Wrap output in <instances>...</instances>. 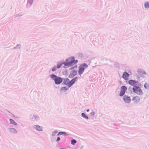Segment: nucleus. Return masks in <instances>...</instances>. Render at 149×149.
<instances>
[{
  "label": "nucleus",
  "mask_w": 149,
  "mask_h": 149,
  "mask_svg": "<svg viewBox=\"0 0 149 149\" xmlns=\"http://www.w3.org/2000/svg\"><path fill=\"white\" fill-rule=\"evenodd\" d=\"M77 79V77H76L70 81L69 79H65L63 83L64 84L67 85L69 87H70L75 82Z\"/></svg>",
  "instance_id": "f257e3e1"
},
{
  "label": "nucleus",
  "mask_w": 149,
  "mask_h": 149,
  "mask_svg": "<svg viewBox=\"0 0 149 149\" xmlns=\"http://www.w3.org/2000/svg\"><path fill=\"white\" fill-rule=\"evenodd\" d=\"M51 77L54 80L55 83L56 84H60L62 82V79L60 77H58L54 74H51L50 75Z\"/></svg>",
  "instance_id": "f03ea898"
},
{
  "label": "nucleus",
  "mask_w": 149,
  "mask_h": 149,
  "mask_svg": "<svg viewBox=\"0 0 149 149\" xmlns=\"http://www.w3.org/2000/svg\"><path fill=\"white\" fill-rule=\"evenodd\" d=\"M74 57H71L66 60L65 62L63 63L65 66H71L73 64Z\"/></svg>",
  "instance_id": "7ed1b4c3"
},
{
  "label": "nucleus",
  "mask_w": 149,
  "mask_h": 149,
  "mask_svg": "<svg viewBox=\"0 0 149 149\" xmlns=\"http://www.w3.org/2000/svg\"><path fill=\"white\" fill-rule=\"evenodd\" d=\"M74 57H71L66 60L65 62L63 63L65 66H71L73 64Z\"/></svg>",
  "instance_id": "20e7f679"
},
{
  "label": "nucleus",
  "mask_w": 149,
  "mask_h": 149,
  "mask_svg": "<svg viewBox=\"0 0 149 149\" xmlns=\"http://www.w3.org/2000/svg\"><path fill=\"white\" fill-rule=\"evenodd\" d=\"M87 66V65L85 63L80 65L79 67V70L78 72L79 74L80 75L82 74L84 71L85 68H86Z\"/></svg>",
  "instance_id": "39448f33"
},
{
  "label": "nucleus",
  "mask_w": 149,
  "mask_h": 149,
  "mask_svg": "<svg viewBox=\"0 0 149 149\" xmlns=\"http://www.w3.org/2000/svg\"><path fill=\"white\" fill-rule=\"evenodd\" d=\"M133 91L138 95H141L143 92L141 89L139 87L134 86L133 88Z\"/></svg>",
  "instance_id": "423d86ee"
},
{
  "label": "nucleus",
  "mask_w": 149,
  "mask_h": 149,
  "mask_svg": "<svg viewBox=\"0 0 149 149\" xmlns=\"http://www.w3.org/2000/svg\"><path fill=\"white\" fill-rule=\"evenodd\" d=\"M127 90V88L125 86H123L121 88V91L119 94L120 96H123L125 93V91Z\"/></svg>",
  "instance_id": "0eeeda50"
},
{
  "label": "nucleus",
  "mask_w": 149,
  "mask_h": 149,
  "mask_svg": "<svg viewBox=\"0 0 149 149\" xmlns=\"http://www.w3.org/2000/svg\"><path fill=\"white\" fill-rule=\"evenodd\" d=\"M123 100L125 103H129L131 101L130 97L126 95L124 96Z\"/></svg>",
  "instance_id": "6e6552de"
},
{
  "label": "nucleus",
  "mask_w": 149,
  "mask_h": 149,
  "mask_svg": "<svg viewBox=\"0 0 149 149\" xmlns=\"http://www.w3.org/2000/svg\"><path fill=\"white\" fill-rule=\"evenodd\" d=\"M140 98L138 96H135L132 99V101L134 103H137L139 102L140 101Z\"/></svg>",
  "instance_id": "1a4fd4ad"
},
{
  "label": "nucleus",
  "mask_w": 149,
  "mask_h": 149,
  "mask_svg": "<svg viewBox=\"0 0 149 149\" xmlns=\"http://www.w3.org/2000/svg\"><path fill=\"white\" fill-rule=\"evenodd\" d=\"M129 74L126 72H124L123 75V78L125 80H127L128 79Z\"/></svg>",
  "instance_id": "9d476101"
},
{
  "label": "nucleus",
  "mask_w": 149,
  "mask_h": 149,
  "mask_svg": "<svg viewBox=\"0 0 149 149\" xmlns=\"http://www.w3.org/2000/svg\"><path fill=\"white\" fill-rule=\"evenodd\" d=\"M136 82L134 80H130L129 81V83L132 86H134L136 84Z\"/></svg>",
  "instance_id": "9b49d317"
},
{
  "label": "nucleus",
  "mask_w": 149,
  "mask_h": 149,
  "mask_svg": "<svg viewBox=\"0 0 149 149\" xmlns=\"http://www.w3.org/2000/svg\"><path fill=\"white\" fill-rule=\"evenodd\" d=\"M34 128L37 130L39 131H41L42 130V127L38 125L35 126Z\"/></svg>",
  "instance_id": "f8f14e48"
},
{
  "label": "nucleus",
  "mask_w": 149,
  "mask_h": 149,
  "mask_svg": "<svg viewBox=\"0 0 149 149\" xmlns=\"http://www.w3.org/2000/svg\"><path fill=\"white\" fill-rule=\"evenodd\" d=\"M9 131L10 132L13 133H16L17 132L16 130L13 128H11L9 129Z\"/></svg>",
  "instance_id": "ddd939ff"
},
{
  "label": "nucleus",
  "mask_w": 149,
  "mask_h": 149,
  "mask_svg": "<svg viewBox=\"0 0 149 149\" xmlns=\"http://www.w3.org/2000/svg\"><path fill=\"white\" fill-rule=\"evenodd\" d=\"M10 121L11 124H13L15 125H16L17 124L16 122L13 119H9Z\"/></svg>",
  "instance_id": "4468645a"
},
{
  "label": "nucleus",
  "mask_w": 149,
  "mask_h": 149,
  "mask_svg": "<svg viewBox=\"0 0 149 149\" xmlns=\"http://www.w3.org/2000/svg\"><path fill=\"white\" fill-rule=\"evenodd\" d=\"M77 73V72L75 70H73L72 72V73L70 74V75L71 76L73 77Z\"/></svg>",
  "instance_id": "2eb2a0df"
},
{
  "label": "nucleus",
  "mask_w": 149,
  "mask_h": 149,
  "mask_svg": "<svg viewBox=\"0 0 149 149\" xmlns=\"http://www.w3.org/2000/svg\"><path fill=\"white\" fill-rule=\"evenodd\" d=\"M68 90V88L66 87H62L60 89V91H66Z\"/></svg>",
  "instance_id": "dca6fc26"
},
{
  "label": "nucleus",
  "mask_w": 149,
  "mask_h": 149,
  "mask_svg": "<svg viewBox=\"0 0 149 149\" xmlns=\"http://www.w3.org/2000/svg\"><path fill=\"white\" fill-rule=\"evenodd\" d=\"M81 115H82V116L85 119H88V117L87 116H86L84 113H81Z\"/></svg>",
  "instance_id": "f3484780"
},
{
  "label": "nucleus",
  "mask_w": 149,
  "mask_h": 149,
  "mask_svg": "<svg viewBox=\"0 0 149 149\" xmlns=\"http://www.w3.org/2000/svg\"><path fill=\"white\" fill-rule=\"evenodd\" d=\"M63 63H58L57 65V68H60L61 67V66L63 65Z\"/></svg>",
  "instance_id": "a211bd4d"
},
{
  "label": "nucleus",
  "mask_w": 149,
  "mask_h": 149,
  "mask_svg": "<svg viewBox=\"0 0 149 149\" xmlns=\"http://www.w3.org/2000/svg\"><path fill=\"white\" fill-rule=\"evenodd\" d=\"M145 6L146 8H148L149 7V3L148 2H147L145 3Z\"/></svg>",
  "instance_id": "6ab92c4d"
},
{
  "label": "nucleus",
  "mask_w": 149,
  "mask_h": 149,
  "mask_svg": "<svg viewBox=\"0 0 149 149\" xmlns=\"http://www.w3.org/2000/svg\"><path fill=\"white\" fill-rule=\"evenodd\" d=\"M38 117L36 115H34L33 116V119L35 120H37L38 119Z\"/></svg>",
  "instance_id": "aec40b11"
},
{
  "label": "nucleus",
  "mask_w": 149,
  "mask_h": 149,
  "mask_svg": "<svg viewBox=\"0 0 149 149\" xmlns=\"http://www.w3.org/2000/svg\"><path fill=\"white\" fill-rule=\"evenodd\" d=\"M76 142V141L74 139H73L71 141V144L72 145H74Z\"/></svg>",
  "instance_id": "412c9836"
},
{
  "label": "nucleus",
  "mask_w": 149,
  "mask_h": 149,
  "mask_svg": "<svg viewBox=\"0 0 149 149\" xmlns=\"http://www.w3.org/2000/svg\"><path fill=\"white\" fill-rule=\"evenodd\" d=\"M144 87L146 88H148L149 87V84L147 83H146L144 84Z\"/></svg>",
  "instance_id": "4be33fe9"
},
{
  "label": "nucleus",
  "mask_w": 149,
  "mask_h": 149,
  "mask_svg": "<svg viewBox=\"0 0 149 149\" xmlns=\"http://www.w3.org/2000/svg\"><path fill=\"white\" fill-rule=\"evenodd\" d=\"M66 133L65 132H59L58 133V135H62V134H65Z\"/></svg>",
  "instance_id": "5701e85b"
},
{
  "label": "nucleus",
  "mask_w": 149,
  "mask_h": 149,
  "mask_svg": "<svg viewBox=\"0 0 149 149\" xmlns=\"http://www.w3.org/2000/svg\"><path fill=\"white\" fill-rule=\"evenodd\" d=\"M56 67H54L52 68V70L53 71H54L56 70Z\"/></svg>",
  "instance_id": "b1692460"
},
{
  "label": "nucleus",
  "mask_w": 149,
  "mask_h": 149,
  "mask_svg": "<svg viewBox=\"0 0 149 149\" xmlns=\"http://www.w3.org/2000/svg\"><path fill=\"white\" fill-rule=\"evenodd\" d=\"M77 60H74V61H73V64L76 63L77 62Z\"/></svg>",
  "instance_id": "393cba45"
},
{
  "label": "nucleus",
  "mask_w": 149,
  "mask_h": 149,
  "mask_svg": "<svg viewBox=\"0 0 149 149\" xmlns=\"http://www.w3.org/2000/svg\"><path fill=\"white\" fill-rule=\"evenodd\" d=\"M142 74H146V73L145 72H143V73H142V72H140L139 73V74L140 75H142Z\"/></svg>",
  "instance_id": "a878e982"
},
{
  "label": "nucleus",
  "mask_w": 149,
  "mask_h": 149,
  "mask_svg": "<svg viewBox=\"0 0 149 149\" xmlns=\"http://www.w3.org/2000/svg\"><path fill=\"white\" fill-rule=\"evenodd\" d=\"M60 140V137H58L57 138V139L56 141H59V140Z\"/></svg>",
  "instance_id": "bb28decb"
},
{
  "label": "nucleus",
  "mask_w": 149,
  "mask_h": 149,
  "mask_svg": "<svg viewBox=\"0 0 149 149\" xmlns=\"http://www.w3.org/2000/svg\"><path fill=\"white\" fill-rule=\"evenodd\" d=\"M89 109H88L86 111L87 112H88L89 111Z\"/></svg>",
  "instance_id": "cd10ccee"
},
{
  "label": "nucleus",
  "mask_w": 149,
  "mask_h": 149,
  "mask_svg": "<svg viewBox=\"0 0 149 149\" xmlns=\"http://www.w3.org/2000/svg\"><path fill=\"white\" fill-rule=\"evenodd\" d=\"M61 149H62V148H61ZM63 149H64V148H63Z\"/></svg>",
  "instance_id": "c85d7f7f"
}]
</instances>
